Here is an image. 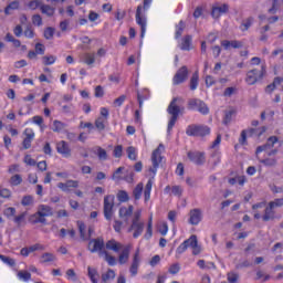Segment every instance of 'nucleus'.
Segmentation results:
<instances>
[{
	"label": "nucleus",
	"mask_w": 283,
	"mask_h": 283,
	"mask_svg": "<svg viewBox=\"0 0 283 283\" xmlns=\"http://www.w3.org/2000/svg\"><path fill=\"white\" fill-rule=\"evenodd\" d=\"M105 247L107 251H114V253H119L117 259L118 264L124 265L129 262L132 244H123L115 239H111L105 243V240H103V238L91 239L88 241V251L91 253H99V255H103Z\"/></svg>",
	"instance_id": "obj_1"
},
{
	"label": "nucleus",
	"mask_w": 283,
	"mask_h": 283,
	"mask_svg": "<svg viewBox=\"0 0 283 283\" xmlns=\"http://www.w3.org/2000/svg\"><path fill=\"white\" fill-rule=\"evenodd\" d=\"M151 1L154 0H144V4H139L135 13L136 23L140 27L142 39L145 36V33L147 32V18L145 17V12L149 10Z\"/></svg>",
	"instance_id": "obj_2"
},
{
	"label": "nucleus",
	"mask_w": 283,
	"mask_h": 283,
	"mask_svg": "<svg viewBox=\"0 0 283 283\" xmlns=\"http://www.w3.org/2000/svg\"><path fill=\"white\" fill-rule=\"evenodd\" d=\"M154 188V178L148 179L146 186L143 182L136 185L133 190V196L135 200H140L143 198V190H144V201L145 203L151 200V189Z\"/></svg>",
	"instance_id": "obj_3"
},
{
	"label": "nucleus",
	"mask_w": 283,
	"mask_h": 283,
	"mask_svg": "<svg viewBox=\"0 0 283 283\" xmlns=\"http://www.w3.org/2000/svg\"><path fill=\"white\" fill-rule=\"evenodd\" d=\"M190 247L192 249V255H200L202 253V248L198 244V237L192 234L189 239L185 240L178 248L176 253L178 255H182L185 251H187V248Z\"/></svg>",
	"instance_id": "obj_4"
},
{
	"label": "nucleus",
	"mask_w": 283,
	"mask_h": 283,
	"mask_svg": "<svg viewBox=\"0 0 283 283\" xmlns=\"http://www.w3.org/2000/svg\"><path fill=\"white\" fill-rule=\"evenodd\" d=\"M268 129L269 128L266 126H261V127H258V128L243 129L241 132L239 143L241 145H248L247 136H249V138H258V140H260V138H262V136H264V134H266Z\"/></svg>",
	"instance_id": "obj_5"
},
{
	"label": "nucleus",
	"mask_w": 283,
	"mask_h": 283,
	"mask_svg": "<svg viewBox=\"0 0 283 283\" xmlns=\"http://www.w3.org/2000/svg\"><path fill=\"white\" fill-rule=\"evenodd\" d=\"M140 216H142L140 210H138L134 213L132 224L127 230L128 233L133 232V238L135 240L140 238V235H143V231H145V223L143 221H140Z\"/></svg>",
	"instance_id": "obj_6"
},
{
	"label": "nucleus",
	"mask_w": 283,
	"mask_h": 283,
	"mask_svg": "<svg viewBox=\"0 0 283 283\" xmlns=\"http://www.w3.org/2000/svg\"><path fill=\"white\" fill-rule=\"evenodd\" d=\"M187 136H195L197 138H206V136H210L211 127L207 125H189L186 129Z\"/></svg>",
	"instance_id": "obj_7"
},
{
	"label": "nucleus",
	"mask_w": 283,
	"mask_h": 283,
	"mask_svg": "<svg viewBox=\"0 0 283 283\" xmlns=\"http://www.w3.org/2000/svg\"><path fill=\"white\" fill-rule=\"evenodd\" d=\"M279 140L280 139L277 138V136L269 137L264 145L256 147L255 154L258 155V154H262V151H268L266 156H269L270 158L271 156H276L277 149H273V148L275 147Z\"/></svg>",
	"instance_id": "obj_8"
},
{
	"label": "nucleus",
	"mask_w": 283,
	"mask_h": 283,
	"mask_svg": "<svg viewBox=\"0 0 283 283\" xmlns=\"http://www.w3.org/2000/svg\"><path fill=\"white\" fill-rule=\"evenodd\" d=\"M178 103V97L172 98L168 106V114L171 115V118L168 122V132H171L176 126V122L178 120V116H180V106L176 105Z\"/></svg>",
	"instance_id": "obj_9"
},
{
	"label": "nucleus",
	"mask_w": 283,
	"mask_h": 283,
	"mask_svg": "<svg viewBox=\"0 0 283 283\" xmlns=\"http://www.w3.org/2000/svg\"><path fill=\"white\" fill-rule=\"evenodd\" d=\"M188 109H190V112H199V114H202L203 116H207V114H209V107L203 101L199 98L189 99Z\"/></svg>",
	"instance_id": "obj_10"
},
{
	"label": "nucleus",
	"mask_w": 283,
	"mask_h": 283,
	"mask_svg": "<svg viewBox=\"0 0 283 283\" xmlns=\"http://www.w3.org/2000/svg\"><path fill=\"white\" fill-rule=\"evenodd\" d=\"M264 74H266V69L264 66H262L261 70H251L247 73L245 83L248 85H255L258 81L264 78Z\"/></svg>",
	"instance_id": "obj_11"
},
{
	"label": "nucleus",
	"mask_w": 283,
	"mask_h": 283,
	"mask_svg": "<svg viewBox=\"0 0 283 283\" xmlns=\"http://www.w3.org/2000/svg\"><path fill=\"white\" fill-rule=\"evenodd\" d=\"M160 149H165L163 144H159V146L151 154L153 167L149 169L151 174H156L158 171V167H160V163H163V151Z\"/></svg>",
	"instance_id": "obj_12"
},
{
	"label": "nucleus",
	"mask_w": 283,
	"mask_h": 283,
	"mask_svg": "<svg viewBox=\"0 0 283 283\" xmlns=\"http://www.w3.org/2000/svg\"><path fill=\"white\" fill-rule=\"evenodd\" d=\"M101 116L95 119V127L98 132H105L107 120H109V109L102 107L99 111Z\"/></svg>",
	"instance_id": "obj_13"
},
{
	"label": "nucleus",
	"mask_w": 283,
	"mask_h": 283,
	"mask_svg": "<svg viewBox=\"0 0 283 283\" xmlns=\"http://www.w3.org/2000/svg\"><path fill=\"white\" fill-rule=\"evenodd\" d=\"M116 198L114 195H108L104 197V218L106 220H112L114 216V200Z\"/></svg>",
	"instance_id": "obj_14"
},
{
	"label": "nucleus",
	"mask_w": 283,
	"mask_h": 283,
	"mask_svg": "<svg viewBox=\"0 0 283 283\" xmlns=\"http://www.w3.org/2000/svg\"><path fill=\"white\" fill-rule=\"evenodd\" d=\"M187 156L190 163H193V165H197L198 167H202V165L207 163V155L205 154V151H188Z\"/></svg>",
	"instance_id": "obj_15"
},
{
	"label": "nucleus",
	"mask_w": 283,
	"mask_h": 283,
	"mask_svg": "<svg viewBox=\"0 0 283 283\" xmlns=\"http://www.w3.org/2000/svg\"><path fill=\"white\" fill-rule=\"evenodd\" d=\"M189 78V69L187 66H181L175 76L172 77V85H181V83H185Z\"/></svg>",
	"instance_id": "obj_16"
},
{
	"label": "nucleus",
	"mask_w": 283,
	"mask_h": 283,
	"mask_svg": "<svg viewBox=\"0 0 283 283\" xmlns=\"http://www.w3.org/2000/svg\"><path fill=\"white\" fill-rule=\"evenodd\" d=\"M56 151L62 156L63 158H71L72 157V148L70 147V144L65 140H60L56 144Z\"/></svg>",
	"instance_id": "obj_17"
},
{
	"label": "nucleus",
	"mask_w": 283,
	"mask_h": 283,
	"mask_svg": "<svg viewBox=\"0 0 283 283\" xmlns=\"http://www.w3.org/2000/svg\"><path fill=\"white\" fill-rule=\"evenodd\" d=\"M202 222V210L199 208H195L190 210L189 212V224H192L193 227H198Z\"/></svg>",
	"instance_id": "obj_18"
},
{
	"label": "nucleus",
	"mask_w": 283,
	"mask_h": 283,
	"mask_svg": "<svg viewBox=\"0 0 283 283\" xmlns=\"http://www.w3.org/2000/svg\"><path fill=\"white\" fill-rule=\"evenodd\" d=\"M24 139L22 142L23 149H30L32 147V140H34V129L25 128L24 132Z\"/></svg>",
	"instance_id": "obj_19"
},
{
	"label": "nucleus",
	"mask_w": 283,
	"mask_h": 283,
	"mask_svg": "<svg viewBox=\"0 0 283 283\" xmlns=\"http://www.w3.org/2000/svg\"><path fill=\"white\" fill-rule=\"evenodd\" d=\"M229 12V4L223 3L221 7L212 6L211 17L212 19H220L222 14H227Z\"/></svg>",
	"instance_id": "obj_20"
},
{
	"label": "nucleus",
	"mask_w": 283,
	"mask_h": 283,
	"mask_svg": "<svg viewBox=\"0 0 283 283\" xmlns=\"http://www.w3.org/2000/svg\"><path fill=\"white\" fill-rule=\"evenodd\" d=\"M78 189V180H66V182H59L57 189L64 191V193H70V189Z\"/></svg>",
	"instance_id": "obj_21"
},
{
	"label": "nucleus",
	"mask_w": 283,
	"mask_h": 283,
	"mask_svg": "<svg viewBox=\"0 0 283 283\" xmlns=\"http://www.w3.org/2000/svg\"><path fill=\"white\" fill-rule=\"evenodd\" d=\"M138 266H140V250H136L134 256H133V262L129 268V272L133 276L138 275Z\"/></svg>",
	"instance_id": "obj_22"
},
{
	"label": "nucleus",
	"mask_w": 283,
	"mask_h": 283,
	"mask_svg": "<svg viewBox=\"0 0 283 283\" xmlns=\"http://www.w3.org/2000/svg\"><path fill=\"white\" fill-rule=\"evenodd\" d=\"M221 46L223 50H240V48H242V42L238 40H223L221 41Z\"/></svg>",
	"instance_id": "obj_23"
},
{
	"label": "nucleus",
	"mask_w": 283,
	"mask_h": 283,
	"mask_svg": "<svg viewBox=\"0 0 283 283\" xmlns=\"http://www.w3.org/2000/svg\"><path fill=\"white\" fill-rule=\"evenodd\" d=\"M153 235H154V213H150L144 238L145 240H151Z\"/></svg>",
	"instance_id": "obj_24"
},
{
	"label": "nucleus",
	"mask_w": 283,
	"mask_h": 283,
	"mask_svg": "<svg viewBox=\"0 0 283 283\" xmlns=\"http://www.w3.org/2000/svg\"><path fill=\"white\" fill-rule=\"evenodd\" d=\"M275 209L274 207L269 206L264 210V214L262 216L263 222H270V220H275Z\"/></svg>",
	"instance_id": "obj_25"
},
{
	"label": "nucleus",
	"mask_w": 283,
	"mask_h": 283,
	"mask_svg": "<svg viewBox=\"0 0 283 283\" xmlns=\"http://www.w3.org/2000/svg\"><path fill=\"white\" fill-rule=\"evenodd\" d=\"M192 43H193V38L191 35L184 36L181 40L180 50H184L185 52H189L191 50Z\"/></svg>",
	"instance_id": "obj_26"
},
{
	"label": "nucleus",
	"mask_w": 283,
	"mask_h": 283,
	"mask_svg": "<svg viewBox=\"0 0 283 283\" xmlns=\"http://www.w3.org/2000/svg\"><path fill=\"white\" fill-rule=\"evenodd\" d=\"M32 224H48V219L38 211L30 217Z\"/></svg>",
	"instance_id": "obj_27"
},
{
	"label": "nucleus",
	"mask_w": 283,
	"mask_h": 283,
	"mask_svg": "<svg viewBox=\"0 0 283 283\" xmlns=\"http://www.w3.org/2000/svg\"><path fill=\"white\" fill-rule=\"evenodd\" d=\"M87 275L92 283H98V277H101V275L98 274V270H96V268L88 266Z\"/></svg>",
	"instance_id": "obj_28"
},
{
	"label": "nucleus",
	"mask_w": 283,
	"mask_h": 283,
	"mask_svg": "<svg viewBox=\"0 0 283 283\" xmlns=\"http://www.w3.org/2000/svg\"><path fill=\"white\" fill-rule=\"evenodd\" d=\"M38 211L40 212V216H43L44 218H50L54 214V212L52 211V207L46 205H41Z\"/></svg>",
	"instance_id": "obj_29"
},
{
	"label": "nucleus",
	"mask_w": 283,
	"mask_h": 283,
	"mask_svg": "<svg viewBox=\"0 0 283 283\" xmlns=\"http://www.w3.org/2000/svg\"><path fill=\"white\" fill-rule=\"evenodd\" d=\"M21 8V2L19 0L11 1L6 8H4V14L6 17H10V10H19Z\"/></svg>",
	"instance_id": "obj_30"
},
{
	"label": "nucleus",
	"mask_w": 283,
	"mask_h": 283,
	"mask_svg": "<svg viewBox=\"0 0 283 283\" xmlns=\"http://www.w3.org/2000/svg\"><path fill=\"white\" fill-rule=\"evenodd\" d=\"M77 229L80 231V238L82 240H90V237H87V232H86L87 226H85V222L77 221Z\"/></svg>",
	"instance_id": "obj_31"
},
{
	"label": "nucleus",
	"mask_w": 283,
	"mask_h": 283,
	"mask_svg": "<svg viewBox=\"0 0 283 283\" xmlns=\"http://www.w3.org/2000/svg\"><path fill=\"white\" fill-rule=\"evenodd\" d=\"M169 191H171L172 196H177L178 198H180V196H182V187L180 186H167L165 188V193H169Z\"/></svg>",
	"instance_id": "obj_32"
},
{
	"label": "nucleus",
	"mask_w": 283,
	"mask_h": 283,
	"mask_svg": "<svg viewBox=\"0 0 283 283\" xmlns=\"http://www.w3.org/2000/svg\"><path fill=\"white\" fill-rule=\"evenodd\" d=\"M200 83V75L198 72H195L190 78V90L195 92V90H198V85Z\"/></svg>",
	"instance_id": "obj_33"
},
{
	"label": "nucleus",
	"mask_w": 283,
	"mask_h": 283,
	"mask_svg": "<svg viewBox=\"0 0 283 283\" xmlns=\"http://www.w3.org/2000/svg\"><path fill=\"white\" fill-rule=\"evenodd\" d=\"M282 81H283L282 77H275L273 83L265 87L266 94H271L272 92H275V87H277V85H281Z\"/></svg>",
	"instance_id": "obj_34"
},
{
	"label": "nucleus",
	"mask_w": 283,
	"mask_h": 283,
	"mask_svg": "<svg viewBox=\"0 0 283 283\" xmlns=\"http://www.w3.org/2000/svg\"><path fill=\"white\" fill-rule=\"evenodd\" d=\"M22 182H23V177L19 174L11 176V178L9 179V185L11 187H19V185H21Z\"/></svg>",
	"instance_id": "obj_35"
},
{
	"label": "nucleus",
	"mask_w": 283,
	"mask_h": 283,
	"mask_svg": "<svg viewBox=\"0 0 283 283\" xmlns=\"http://www.w3.org/2000/svg\"><path fill=\"white\" fill-rule=\"evenodd\" d=\"M134 213V206H129L128 208H120L119 209V218H125L127 220V218L132 217V214Z\"/></svg>",
	"instance_id": "obj_36"
},
{
	"label": "nucleus",
	"mask_w": 283,
	"mask_h": 283,
	"mask_svg": "<svg viewBox=\"0 0 283 283\" xmlns=\"http://www.w3.org/2000/svg\"><path fill=\"white\" fill-rule=\"evenodd\" d=\"M149 98V91L144 90L142 93L137 92V101L139 103V107H143V103Z\"/></svg>",
	"instance_id": "obj_37"
},
{
	"label": "nucleus",
	"mask_w": 283,
	"mask_h": 283,
	"mask_svg": "<svg viewBox=\"0 0 283 283\" xmlns=\"http://www.w3.org/2000/svg\"><path fill=\"white\" fill-rule=\"evenodd\" d=\"M65 127H67V124L59 119L53 120V132H55V134H61Z\"/></svg>",
	"instance_id": "obj_38"
},
{
	"label": "nucleus",
	"mask_w": 283,
	"mask_h": 283,
	"mask_svg": "<svg viewBox=\"0 0 283 283\" xmlns=\"http://www.w3.org/2000/svg\"><path fill=\"white\" fill-rule=\"evenodd\" d=\"M54 260H56V256L53 253L45 252L41 255V264H48V262H54Z\"/></svg>",
	"instance_id": "obj_39"
},
{
	"label": "nucleus",
	"mask_w": 283,
	"mask_h": 283,
	"mask_svg": "<svg viewBox=\"0 0 283 283\" xmlns=\"http://www.w3.org/2000/svg\"><path fill=\"white\" fill-rule=\"evenodd\" d=\"M108 266H116V256L111 255L108 251H104L103 254Z\"/></svg>",
	"instance_id": "obj_40"
},
{
	"label": "nucleus",
	"mask_w": 283,
	"mask_h": 283,
	"mask_svg": "<svg viewBox=\"0 0 283 283\" xmlns=\"http://www.w3.org/2000/svg\"><path fill=\"white\" fill-rule=\"evenodd\" d=\"M4 41H7L8 43H12L13 48H21V40L14 39V36L11 35V33L6 34Z\"/></svg>",
	"instance_id": "obj_41"
},
{
	"label": "nucleus",
	"mask_w": 283,
	"mask_h": 283,
	"mask_svg": "<svg viewBox=\"0 0 283 283\" xmlns=\"http://www.w3.org/2000/svg\"><path fill=\"white\" fill-rule=\"evenodd\" d=\"M253 17H250L248 19H245L241 25H240V30L241 32H247L249 30V28H251V25H253Z\"/></svg>",
	"instance_id": "obj_42"
},
{
	"label": "nucleus",
	"mask_w": 283,
	"mask_h": 283,
	"mask_svg": "<svg viewBox=\"0 0 283 283\" xmlns=\"http://www.w3.org/2000/svg\"><path fill=\"white\" fill-rule=\"evenodd\" d=\"M40 10L46 17H54V8L50 7V4H42Z\"/></svg>",
	"instance_id": "obj_43"
},
{
	"label": "nucleus",
	"mask_w": 283,
	"mask_h": 283,
	"mask_svg": "<svg viewBox=\"0 0 283 283\" xmlns=\"http://www.w3.org/2000/svg\"><path fill=\"white\" fill-rule=\"evenodd\" d=\"M18 279L22 282H30V280H32V274L28 271H19Z\"/></svg>",
	"instance_id": "obj_44"
},
{
	"label": "nucleus",
	"mask_w": 283,
	"mask_h": 283,
	"mask_svg": "<svg viewBox=\"0 0 283 283\" xmlns=\"http://www.w3.org/2000/svg\"><path fill=\"white\" fill-rule=\"evenodd\" d=\"M125 169V167H119L117 168L112 176V180H115V182H120V180L123 179V170Z\"/></svg>",
	"instance_id": "obj_45"
},
{
	"label": "nucleus",
	"mask_w": 283,
	"mask_h": 283,
	"mask_svg": "<svg viewBox=\"0 0 283 283\" xmlns=\"http://www.w3.org/2000/svg\"><path fill=\"white\" fill-rule=\"evenodd\" d=\"M96 156L98 160H107V150L105 148L97 146L96 147Z\"/></svg>",
	"instance_id": "obj_46"
},
{
	"label": "nucleus",
	"mask_w": 283,
	"mask_h": 283,
	"mask_svg": "<svg viewBox=\"0 0 283 283\" xmlns=\"http://www.w3.org/2000/svg\"><path fill=\"white\" fill-rule=\"evenodd\" d=\"M260 163H261V165H264L265 167H275V165H277V159L268 157L265 159H261Z\"/></svg>",
	"instance_id": "obj_47"
},
{
	"label": "nucleus",
	"mask_w": 283,
	"mask_h": 283,
	"mask_svg": "<svg viewBox=\"0 0 283 283\" xmlns=\"http://www.w3.org/2000/svg\"><path fill=\"white\" fill-rule=\"evenodd\" d=\"M41 6H43V1H41V0H31L28 3V9L29 10H39V8H40V10H41Z\"/></svg>",
	"instance_id": "obj_48"
},
{
	"label": "nucleus",
	"mask_w": 283,
	"mask_h": 283,
	"mask_svg": "<svg viewBox=\"0 0 283 283\" xmlns=\"http://www.w3.org/2000/svg\"><path fill=\"white\" fill-rule=\"evenodd\" d=\"M65 277L70 282H76L78 280V276L76 275V272L74 271V269L66 270Z\"/></svg>",
	"instance_id": "obj_49"
},
{
	"label": "nucleus",
	"mask_w": 283,
	"mask_h": 283,
	"mask_svg": "<svg viewBox=\"0 0 283 283\" xmlns=\"http://www.w3.org/2000/svg\"><path fill=\"white\" fill-rule=\"evenodd\" d=\"M84 63L85 65H94V63H96V56L94 53H86L84 55Z\"/></svg>",
	"instance_id": "obj_50"
},
{
	"label": "nucleus",
	"mask_w": 283,
	"mask_h": 283,
	"mask_svg": "<svg viewBox=\"0 0 283 283\" xmlns=\"http://www.w3.org/2000/svg\"><path fill=\"white\" fill-rule=\"evenodd\" d=\"M117 200H118V202H128L129 201V195L125 190H119L117 192Z\"/></svg>",
	"instance_id": "obj_51"
},
{
	"label": "nucleus",
	"mask_w": 283,
	"mask_h": 283,
	"mask_svg": "<svg viewBox=\"0 0 283 283\" xmlns=\"http://www.w3.org/2000/svg\"><path fill=\"white\" fill-rule=\"evenodd\" d=\"M43 65H54L56 63V56L45 55L42 57Z\"/></svg>",
	"instance_id": "obj_52"
},
{
	"label": "nucleus",
	"mask_w": 283,
	"mask_h": 283,
	"mask_svg": "<svg viewBox=\"0 0 283 283\" xmlns=\"http://www.w3.org/2000/svg\"><path fill=\"white\" fill-rule=\"evenodd\" d=\"M0 260L3 262V264H7L8 266H14L17 264V261L10 256H6L3 254H0Z\"/></svg>",
	"instance_id": "obj_53"
},
{
	"label": "nucleus",
	"mask_w": 283,
	"mask_h": 283,
	"mask_svg": "<svg viewBox=\"0 0 283 283\" xmlns=\"http://www.w3.org/2000/svg\"><path fill=\"white\" fill-rule=\"evenodd\" d=\"M126 151L129 160H137L138 154L136 153V148L134 146L128 147Z\"/></svg>",
	"instance_id": "obj_54"
},
{
	"label": "nucleus",
	"mask_w": 283,
	"mask_h": 283,
	"mask_svg": "<svg viewBox=\"0 0 283 283\" xmlns=\"http://www.w3.org/2000/svg\"><path fill=\"white\" fill-rule=\"evenodd\" d=\"M235 114V109H230L226 112L224 118H223V125H229L231 120L233 119V116Z\"/></svg>",
	"instance_id": "obj_55"
},
{
	"label": "nucleus",
	"mask_w": 283,
	"mask_h": 283,
	"mask_svg": "<svg viewBox=\"0 0 283 283\" xmlns=\"http://www.w3.org/2000/svg\"><path fill=\"white\" fill-rule=\"evenodd\" d=\"M54 32H55L54 28H52V27L45 28L44 29V39H46V41L54 39Z\"/></svg>",
	"instance_id": "obj_56"
},
{
	"label": "nucleus",
	"mask_w": 283,
	"mask_h": 283,
	"mask_svg": "<svg viewBox=\"0 0 283 283\" xmlns=\"http://www.w3.org/2000/svg\"><path fill=\"white\" fill-rule=\"evenodd\" d=\"M168 273H170V275H178V273H180V263L171 264L168 269Z\"/></svg>",
	"instance_id": "obj_57"
},
{
	"label": "nucleus",
	"mask_w": 283,
	"mask_h": 283,
	"mask_svg": "<svg viewBox=\"0 0 283 283\" xmlns=\"http://www.w3.org/2000/svg\"><path fill=\"white\" fill-rule=\"evenodd\" d=\"M22 207H30V205H34V198L32 196H24L21 200Z\"/></svg>",
	"instance_id": "obj_58"
},
{
	"label": "nucleus",
	"mask_w": 283,
	"mask_h": 283,
	"mask_svg": "<svg viewBox=\"0 0 283 283\" xmlns=\"http://www.w3.org/2000/svg\"><path fill=\"white\" fill-rule=\"evenodd\" d=\"M3 214L6 218H14V216H17V208L9 207L4 209Z\"/></svg>",
	"instance_id": "obj_59"
},
{
	"label": "nucleus",
	"mask_w": 283,
	"mask_h": 283,
	"mask_svg": "<svg viewBox=\"0 0 283 283\" xmlns=\"http://www.w3.org/2000/svg\"><path fill=\"white\" fill-rule=\"evenodd\" d=\"M25 216H28V212H22L21 214L15 216L13 222L18 224V227H21V222H25Z\"/></svg>",
	"instance_id": "obj_60"
},
{
	"label": "nucleus",
	"mask_w": 283,
	"mask_h": 283,
	"mask_svg": "<svg viewBox=\"0 0 283 283\" xmlns=\"http://www.w3.org/2000/svg\"><path fill=\"white\" fill-rule=\"evenodd\" d=\"M114 158H123V145H117L113 150Z\"/></svg>",
	"instance_id": "obj_61"
},
{
	"label": "nucleus",
	"mask_w": 283,
	"mask_h": 283,
	"mask_svg": "<svg viewBox=\"0 0 283 283\" xmlns=\"http://www.w3.org/2000/svg\"><path fill=\"white\" fill-rule=\"evenodd\" d=\"M158 231H159L160 235H167V233H169V224H167V222L164 221L159 226Z\"/></svg>",
	"instance_id": "obj_62"
},
{
	"label": "nucleus",
	"mask_w": 283,
	"mask_h": 283,
	"mask_svg": "<svg viewBox=\"0 0 283 283\" xmlns=\"http://www.w3.org/2000/svg\"><path fill=\"white\" fill-rule=\"evenodd\" d=\"M239 275L237 273H228V282L229 283H238Z\"/></svg>",
	"instance_id": "obj_63"
},
{
	"label": "nucleus",
	"mask_w": 283,
	"mask_h": 283,
	"mask_svg": "<svg viewBox=\"0 0 283 283\" xmlns=\"http://www.w3.org/2000/svg\"><path fill=\"white\" fill-rule=\"evenodd\" d=\"M269 205H270V207H273L274 209H275V207H283V198L275 199L274 201H270Z\"/></svg>",
	"instance_id": "obj_64"
}]
</instances>
